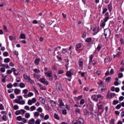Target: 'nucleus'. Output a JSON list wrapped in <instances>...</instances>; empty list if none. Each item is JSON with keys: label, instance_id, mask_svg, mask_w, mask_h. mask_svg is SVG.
<instances>
[{"label": "nucleus", "instance_id": "nucleus-1", "mask_svg": "<svg viewBox=\"0 0 124 124\" xmlns=\"http://www.w3.org/2000/svg\"><path fill=\"white\" fill-rule=\"evenodd\" d=\"M104 33L107 42H109V41L111 40V38H110L111 31L109 29H106L105 30Z\"/></svg>", "mask_w": 124, "mask_h": 124}, {"label": "nucleus", "instance_id": "nucleus-2", "mask_svg": "<svg viewBox=\"0 0 124 124\" xmlns=\"http://www.w3.org/2000/svg\"><path fill=\"white\" fill-rule=\"evenodd\" d=\"M23 78L24 80H26L27 83H30L31 85H33L35 84L34 80L31 79V77L30 75H28L26 74L23 75Z\"/></svg>", "mask_w": 124, "mask_h": 124}, {"label": "nucleus", "instance_id": "nucleus-3", "mask_svg": "<svg viewBox=\"0 0 124 124\" xmlns=\"http://www.w3.org/2000/svg\"><path fill=\"white\" fill-rule=\"evenodd\" d=\"M106 89V85L102 84V82H100L99 84V87L97 90L98 93H103Z\"/></svg>", "mask_w": 124, "mask_h": 124}, {"label": "nucleus", "instance_id": "nucleus-4", "mask_svg": "<svg viewBox=\"0 0 124 124\" xmlns=\"http://www.w3.org/2000/svg\"><path fill=\"white\" fill-rule=\"evenodd\" d=\"M91 31L93 32V34L94 35H95L99 32V27L95 25H93V26L91 28Z\"/></svg>", "mask_w": 124, "mask_h": 124}, {"label": "nucleus", "instance_id": "nucleus-5", "mask_svg": "<svg viewBox=\"0 0 124 124\" xmlns=\"http://www.w3.org/2000/svg\"><path fill=\"white\" fill-rule=\"evenodd\" d=\"M11 70H12L13 72H14V75L15 76H18L20 75V70L18 69H15V68H12Z\"/></svg>", "mask_w": 124, "mask_h": 124}, {"label": "nucleus", "instance_id": "nucleus-6", "mask_svg": "<svg viewBox=\"0 0 124 124\" xmlns=\"http://www.w3.org/2000/svg\"><path fill=\"white\" fill-rule=\"evenodd\" d=\"M39 81L41 83H42V84H44V85H46V86H48L49 85V82L45 79V78H41L39 79Z\"/></svg>", "mask_w": 124, "mask_h": 124}, {"label": "nucleus", "instance_id": "nucleus-7", "mask_svg": "<svg viewBox=\"0 0 124 124\" xmlns=\"http://www.w3.org/2000/svg\"><path fill=\"white\" fill-rule=\"evenodd\" d=\"M82 47V45L80 43H78L76 45V50L78 53H80L82 49H80Z\"/></svg>", "mask_w": 124, "mask_h": 124}, {"label": "nucleus", "instance_id": "nucleus-8", "mask_svg": "<svg viewBox=\"0 0 124 124\" xmlns=\"http://www.w3.org/2000/svg\"><path fill=\"white\" fill-rule=\"evenodd\" d=\"M37 100H36V98L35 97L31 99V100L30 99L28 101V105H32L33 103H35Z\"/></svg>", "mask_w": 124, "mask_h": 124}, {"label": "nucleus", "instance_id": "nucleus-9", "mask_svg": "<svg viewBox=\"0 0 124 124\" xmlns=\"http://www.w3.org/2000/svg\"><path fill=\"white\" fill-rule=\"evenodd\" d=\"M53 73V72L52 71L49 70L48 72H45V75L46 77H49L51 78L53 76L52 74Z\"/></svg>", "mask_w": 124, "mask_h": 124}, {"label": "nucleus", "instance_id": "nucleus-10", "mask_svg": "<svg viewBox=\"0 0 124 124\" xmlns=\"http://www.w3.org/2000/svg\"><path fill=\"white\" fill-rule=\"evenodd\" d=\"M33 96V93L32 92H29L27 94H24L23 96L25 98H29V97H31Z\"/></svg>", "mask_w": 124, "mask_h": 124}, {"label": "nucleus", "instance_id": "nucleus-11", "mask_svg": "<svg viewBox=\"0 0 124 124\" xmlns=\"http://www.w3.org/2000/svg\"><path fill=\"white\" fill-rule=\"evenodd\" d=\"M15 102H16V103H17L18 104H21V105H24V104L26 103L25 100H22L21 101H19L17 100V99L15 100Z\"/></svg>", "mask_w": 124, "mask_h": 124}, {"label": "nucleus", "instance_id": "nucleus-12", "mask_svg": "<svg viewBox=\"0 0 124 124\" xmlns=\"http://www.w3.org/2000/svg\"><path fill=\"white\" fill-rule=\"evenodd\" d=\"M93 55L91 54L90 56L89 57V63L88 66L89 69H91L92 68V67H90V65L91 64V62H93Z\"/></svg>", "mask_w": 124, "mask_h": 124}, {"label": "nucleus", "instance_id": "nucleus-13", "mask_svg": "<svg viewBox=\"0 0 124 124\" xmlns=\"http://www.w3.org/2000/svg\"><path fill=\"white\" fill-rule=\"evenodd\" d=\"M87 108L91 112H93V105L88 104L87 105Z\"/></svg>", "mask_w": 124, "mask_h": 124}, {"label": "nucleus", "instance_id": "nucleus-14", "mask_svg": "<svg viewBox=\"0 0 124 124\" xmlns=\"http://www.w3.org/2000/svg\"><path fill=\"white\" fill-rule=\"evenodd\" d=\"M78 64L79 66V68H81V70H83V67L84 66V62H83V61H79L78 62Z\"/></svg>", "mask_w": 124, "mask_h": 124}, {"label": "nucleus", "instance_id": "nucleus-15", "mask_svg": "<svg viewBox=\"0 0 124 124\" xmlns=\"http://www.w3.org/2000/svg\"><path fill=\"white\" fill-rule=\"evenodd\" d=\"M116 95V93H110L109 94H107V98L109 99H110V98H113Z\"/></svg>", "mask_w": 124, "mask_h": 124}, {"label": "nucleus", "instance_id": "nucleus-16", "mask_svg": "<svg viewBox=\"0 0 124 124\" xmlns=\"http://www.w3.org/2000/svg\"><path fill=\"white\" fill-rule=\"evenodd\" d=\"M50 106L52 108H55L56 107V103L53 100H51L50 101Z\"/></svg>", "mask_w": 124, "mask_h": 124}, {"label": "nucleus", "instance_id": "nucleus-17", "mask_svg": "<svg viewBox=\"0 0 124 124\" xmlns=\"http://www.w3.org/2000/svg\"><path fill=\"white\" fill-rule=\"evenodd\" d=\"M74 98L75 101H79V100H81V99L83 98V95H81L78 97L75 96Z\"/></svg>", "mask_w": 124, "mask_h": 124}, {"label": "nucleus", "instance_id": "nucleus-18", "mask_svg": "<svg viewBox=\"0 0 124 124\" xmlns=\"http://www.w3.org/2000/svg\"><path fill=\"white\" fill-rule=\"evenodd\" d=\"M56 85L57 90H58V91H61L62 85H61V83L57 82Z\"/></svg>", "mask_w": 124, "mask_h": 124}, {"label": "nucleus", "instance_id": "nucleus-19", "mask_svg": "<svg viewBox=\"0 0 124 124\" xmlns=\"http://www.w3.org/2000/svg\"><path fill=\"white\" fill-rule=\"evenodd\" d=\"M92 99H93L94 101H96V102L98 101V99L97 98V95L95 94H93L92 96Z\"/></svg>", "mask_w": 124, "mask_h": 124}, {"label": "nucleus", "instance_id": "nucleus-20", "mask_svg": "<svg viewBox=\"0 0 124 124\" xmlns=\"http://www.w3.org/2000/svg\"><path fill=\"white\" fill-rule=\"evenodd\" d=\"M40 115V113H39L37 111L33 112V116H34L35 119H37L38 118V117H39Z\"/></svg>", "mask_w": 124, "mask_h": 124}, {"label": "nucleus", "instance_id": "nucleus-21", "mask_svg": "<svg viewBox=\"0 0 124 124\" xmlns=\"http://www.w3.org/2000/svg\"><path fill=\"white\" fill-rule=\"evenodd\" d=\"M1 66H2L3 67H6V68H7V69H9V68H10V67H9V65H8V64H0V67H1Z\"/></svg>", "mask_w": 124, "mask_h": 124}, {"label": "nucleus", "instance_id": "nucleus-22", "mask_svg": "<svg viewBox=\"0 0 124 124\" xmlns=\"http://www.w3.org/2000/svg\"><path fill=\"white\" fill-rule=\"evenodd\" d=\"M85 122L84 121V119L83 118H79L78 120V124H84Z\"/></svg>", "mask_w": 124, "mask_h": 124}, {"label": "nucleus", "instance_id": "nucleus-23", "mask_svg": "<svg viewBox=\"0 0 124 124\" xmlns=\"http://www.w3.org/2000/svg\"><path fill=\"white\" fill-rule=\"evenodd\" d=\"M59 106H64V103L62 102V99H59Z\"/></svg>", "mask_w": 124, "mask_h": 124}, {"label": "nucleus", "instance_id": "nucleus-24", "mask_svg": "<svg viewBox=\"0 0 124 124\" xmlns=\"http://www.w3.org/2000/svg\"><path fill=\"white\" fill-rule=\"evenodd\" d=\"M39 62H40V58H37L34 61V63L36 65L39 64Z\"/></svg>", "mask_w": 124, "mask_h": 124}, {"label": "nucleus", "instance_id": "nucleus-25", "mask_svg": "<svg viewBox=\"0 0 124 124\" xmlns=\"http://www.w3.org/2000/svg\"><path fill=\"white\" fill-rule=\"evenodd\" d=\"M35 123V120H34V118L31 119L29 121V124H34Z\"/></svg>", "mask_w": 124, "mask_h": 124}, {"label": "nucleus", "instance_id": "nucleus-26", "mask_svg": "<svg viewBox=\"0 0 124 124\" xmlns=\"http://www.w3.org/2000/svg\"><path fill=\"white\" fill-rule=\"evenodd\" d=\"M19 86L21 89H23L26 87V84H25V83H24L23 82H21L19 84Z\"/></svg>", "mask_w": 124, "mask_h": 124}, {"label": "nucleus", "instance_id": "nucleus-27", "mask_svg": "<svg viewBox=\"0 0 124 124\" xmlns=\"http://www.w3.org/2000/svg\"><path fill=\"white\" fill-rule=\"evenodd\" d=\"M97 108L98 110H101L102 107L103 106V105L98 103L97 104Z\"/></svg>", "mask_w": 124, "mask_h": 124}, {"label": "nucleus", "instance_id": "nucleus-28", "mask_svg": "<svg viewBox=\"0 0 124 124\" xmlns=\"http://www.w3.org/2000/svg\"><path fill=\"white\" fill-rule=\"evenodd\" d=\"M39 100L43 104H45V99L43 97H40Z\"/></svg>", "mask_w": 124, "mask_h": 124}, {"label": "nucleus", "instance_id": "nucleus-29", "mask_svg": "<svg viewBox=\"0 0 124 124\" xmlns=\"http://www.w3.org/2000/svg\"><path fill=\"white\" fill-rule=\"evenodd\" d=\"M33 71L34 72V73H35L36 74H39V73H40V71L38 69H34L33 70Z\"/></svg>", "mask_w": 124, "mask_h": 124}, {"label": "nucleus", "instance_id": "nucleus-30", "mask_svg": "<svg viewBox=\"0 0 124 124\" xmlns=\"http://www.w3.org/2000/svg\"><path fill=\"white\" fill-rule=\"evenodd\" d=\"M35 109H36V107H35V106H32L30 107V111H34Z\"/></svg>", "mask_w": 124, "mask_h": 124}, {"label": "nucleus", "instance_id": "nucleus-31", "mask_svg": "<svg viewBox=\"0 0 124 124\" xmlns=\"http://www.w3.org/2000/svg\"><path fill=\"white\" fill-rule=\"evenodd\" d=\"M102 46L101 45L99 44L96 48V50L97 51V52H99V50L101 49Z\"/></svg>", "mask_w": 124, "mask_h": 124}, {"label": "nucleus", "instance_id": "nucleus-32", "mask_svg": "<svg viewBox=\"0 0 124 124\" xmlns=\"http://www.w3.org/2000/svg\"><path fill=\"white\" fill-rule=\"evenodd\" d=\"M108 11H109V12H111V11H112V4H109L108 5Z\"/></svg>", "mask_w": 124, "mask_h": 124}, {"label": "nucleus", "instance_id": "nucleus-33", "mask_svg": "<svg viewBox=\"0 0 124 124\" xmlns=\"http://www.w3.org/2000/svg\"><path fill=\"white\" fill-rule=\"evenodd\" d=\"M46 108L47 111H52V108L49 106V105H46Z\"/></svg>", "mask_w": 124, "mask_h": 124}, {"label": "nucleus", "instance_id": "nucleus-34", "mask_svg": "<svg viewBox=\"0 0 124 124\" xmlns=\"http://www.w3.org/2000/svg\"><path fill=\"white\" fill-rule=\"evenodd\" d=\"M15 93L16 94H19L20 93V90L17 88L15 89Z\"/></svg>", "mask_w": 124, "mask_h": 124}, {"label": "nucleus", "instance_id": "nucleus-35", "mask_svg": "<svg viewBox=\"0 0 124 124\" xmlns=\"http://www.w3.org/2000/svg\"><path fill=\"white\" fill-rule=\"evenodd\" d=\"M54 117L56 120H60V117H59V115L57 113H54Z\"/></svg>", "mask_w": 124, "mask_h": 124}, {"label": "nucleus", "instance_id": "nucleus-36", "mask_svg": "<svg viewBox=\"0 0 124 124\" xmlns=\"http://www.w3.org/2000/svg\"><path fill=\"white\" fill-rule=\"evenodd\" d=\"M81 110H80V108H77L75 109V113L77 114V115H78V114H80Z\"/></svg>", "mask_w": 124, "mask_h": 124}, {"label": "nucleus", "instance_id": "nucleus-37", "mask_svg": "<svg viewBox=\"0 0 124 124\" xmlns=\"http://www.w3.org/2000/svg\"><path fill=\"white\" fill-rule=\"evenodd\" d=\"M20 38L21 39H26V35L24 34H21L20 35Z\"/></svg>", "mask_w": 124, "mask_h": 124}, {"label": "nucleus", "instance_id": "nucleus-38", "mask_svg": "<svg viewBox=\"0 0 124 124\" xmlns=\"http://www.w3.org/2000/svg\"><path fill=\"white\" fill-rule=\"evenodd\" d=\"M106 22L103 21L100 23L101 28H104L105 27V25H106Z\"/></svg>", "mask_w": 124, "mask_h": 124}, {"label": "nucleus", "instance_id": "nucleus-39", "mask_svg": "<svg viewBox=\"0 0 124 124\" xmlns=\"http://www.w3.org/2000/svg\"><path fill=\"white\" fill-rule=\"evenodd\" d=\"M67 48H62V54H66L67 53Z\"/></svg>", "mask_w": 124, "mask_h": 124}, {"label": "nucleus", "instance_id": "nucleus-40", "mask_svg": "<svg viewBox=\"0 0 124 124\" xmlns=\"http://www.w3.org/2000/svg\"><path fill=\"white\" fill-rule=\"evenodd\" d=\"M25 117L26 119H29L31 117V114L30 113H25Z\"/></svg>", "mask_w": 124, "mask_h": 124}, {"label": "nucleus", "instance_id": "nucleus-41", "mask_svg": "<svg viewBox=\"0 0 124 124\" xmlns=\"http://www.w3.org/2000/svg\"><path fill=\"white\" fill-rule=\"evenodd\" d=\"M97 97L98 98H98H101V99H103L104 98V97L100 94H97Z\"/></svg>", "mask_w": 124, "mask_h": 124}, {"label": "nucleus", "instance_id": "nucleus-42", "mask_svg": "<svg viewBox=\"0 0 124 124\" xmlns=\"http://www.w3.org/2000/svg\"><path fill=\"white\" fill-rule=\"evenodd\" d=\"M37 112H38L39 113H42V111H43V109L41 107H39L38 108H37Z\"/></svg>", "mask_w": 124, "mask_h": 124}, {"label": "nucleus", "instance_id": "nucleus-43", "mask_svg": "<svg viewBox=\"0 0 124 124\" xmlns=\"http://www.w3.org/2000/svg\"><path fill=\"white\" fill-rule=\"evenodd\" d=\"M66 75V76H67V77H71V76H72V74H71V72L69 71L67 72Z\"/></svg>", "mask_w": 124, "mask_h": 124}, {"label": "nucleus", "instance_id": "nucleus-44", "mask_svg": "<svg viewBox=\"0 0 124 124\" xmlns=\"http://www.w3.org/2000/svg\"><path fill=\"white\" fill-rule=\"evenodd\" d=\"M83 114L84 115H88L89 114V111H88V109L86 108L83 109Z\"/></svg>", "mask_w": 124, "mask_h": 124}, {"label": "nucleus", "instance_id": "nucleus-45", "mask_svg": "<svg viewBox=\"0 0 124 124\" xmlns=\"http://www.w3.org/2000/svg\"><path fill=\"white\" fill-rule=\"evenodd\" d=\"M40 123H41V120L38 119L35 121V124H40Z\"/></svg>", "mask_w": 124, "mask_h": 124}, {"label": "nucleus", "instance_id": "nucleus-46", "mask_svg": "<svg viewBox=\"0 0 124 124\" xmlns=\"http://www.w3.org/2000/svg\"><path fill=\"white\" fill-rule=\"evenodd\" d=\"M10 62V58H5L4 60V62H5L6 63H7Z\"/></svg>", "mask_w": 124, "mask_h": 124}, {"label": "nucleus", "instance_id": "nucleus-47", "mask_svg": "<svg viewBox=\"0 0 124 124\" xmlns=\"http://www.w3.org/2000/svg\"><path fill=\"white\" fill-rule=\"evenodd\" d=\"M85 103V99H81L79 102V104L80 105H83Z\"/></svg>", "mask_w": 124, "mask_h": 124}, {"label": "nucleus", "instance_id": "nucleus-48", "mask_svg": "<svg viewBox=\"0 0 124 124\" xmlns=\"http://www.w3.org/2000/svg\"><path fill=\"white\" fill-rule=\"evenodd\" d=\"M119 103V100H114L113 101V105H117Z\"/></svg>", "mask_w": 124, "mask_h": 124}, {"label": "nucleus", "instance_id": "nucleus-49", "mask_svg": "<svg viewBox=\"0 0 124 124\" xmlns=\"http://www.w3.org/2000/svg\"><path fill=\"white\" fill-rule=\"evenodd\" d=\"M105 62H110V57H107L105 59Z\"/></svg>", "mask_w": 124, "mask_h": 124}, {"label": "nucleus", "instance_id": "nucleus-50", "mask_svg": "<svg viewBox=\"0 0 124 124\" xmlns=\"http://www.w3.org/2000/svg\"><path fill=\"white\" fill-rule=\"evenodd\" d=\"M22 92L24 94H27L29 92V90L27 89H25L22 91Z\"/></svg>", "mask_w": 124, "mask_h": 124}, {"label": "nucleus", "instance_id": "nucleus-51", "mask_svg": "<svg viewBox=\"0 0 124 124\" xmlns=\"http://www.w3.org/2000/svg\"><path fill=\"white\" fill-rule=\"evenodd\" d=\"M20 111V115H24V114H25L26 110H24V109H20L19 110Z\"/></svg>", "mask_w": 124, "mask_h": 124}, {"label": "nucleus", "instance_id": "nucleus-52", "mask_svg": "<svg viewBox=\"0 0 124 124\" xmlns=\"http://www.w3.org/2000/svg\"><path fill=\"white\" fill-rule=\"evenodd\" d=\"M17 121H21L23 120V118H22V116H19L16 117Z\"/></svg>", "mask_w": 124, "mask_h": 124}, {"label": "nucleus", "instance_id": "nucleus-53", "mask_svg": "<svg viewBox=\"0 0 124 124\" xmlns=\"http://www.w3.org/2000/svg\"><path fill=\"white\" fill-rule=\"evenodd\" d=\"M121 107H122V106H121V104H120L117 105L116 106L115 108H116V109H117V110H119V109H121Z\"/></svg>", "mask_w": 124, "mask_h": 124}, {"label": "nucleus", "instance_id": "nucleus-54", "mask_svg": "<svg viewBox=\"0 0 124 124\" xmlns=\"http://www.w3.org/2000/svg\"><path fill=\"white\" fill-rule=\"evenodd\" d=\"M110 124H115V119H111L110 121Z\"/></svg>", "mask_w": 124, "mask_h": 124}, {"label": "nucleus", "instance_id": "nucleus-55", "mask_svg": "<svg viewBox=\"0 0 124 124\" xmlns=\"http://www.w3.org/2000/svg\"><path fill=\"white\" fill-rule=\"evenodd\" d=\"M12 72H13L12 70H8L6 71L7 74H11L12 73Z\"/></svg>", "mask_w": 124, "mask_h": 124}, {"label": "nucleus", "instance_id": "nucleus-56", "mask_svg": "<svg viewBox=\"0 0 124 124\" xmlns=\"http://www.w3.org/2000/svg\"><path fill=\"white\" fill-rule=\"evenodd\" d=\"M13 108L14 110H18V109H19V106H18L17 105H16L13 107Z\"/></svg>", "mask_w": 124, "mask_h": 124}, {"label": "nucleus", "instance_id": "nucleus-57", "mask_svg": "<svg viewBox=\"0 0 124 124\" xmlns=\"http://www.w3.org/2000/svg\"><path fill=\"white\" fill-rule=\"evenodd\" d=\"M0 71H1V72H2V73L5 72V68L4 67L0 68Z\"/></svg>", "mask_w": 124, "mask_h": 124}, {"label": "nucleus", "instance_id": "nucleus-58", "mask_svg": "<svg viewBox=\"0 0 124 124\" xmlns=\"http://www.w3.org/2000/svg\"><path fill=\"white\" fill-rule=\"evenodd\" d=\"M44 120H48V119H49V115L48 114H46L45 116H44Z\"/></svg>", "mask_w": 124, "mask_h": 124}, {"label": "nucleus", "instance_id": "nucleus-59", "mask_svg": "<svg viewBox=\"0 0 124 124\" xmlns=\"http://www.w3.org/2000/svg\"><path fill=\"white\" fill-rule=\"evenodd\" d=\"M12 87H13V85L11 84L7 85V88L8 89H11V88H12Z\"/></svg>", "mask_w": 124, "mask_h": 124}, {"label": "nucleus", "instance_id": "nucleus-60", "mask_svg": "<svg viewBox=\"0 0 124 124\" xmlns=\"http://www.w3.org/2000/svg\"><path fill=\"white\" fill-rule=\"evenodd\" d=\"M3 56H4V57H7V56H8V52L7 51H5L3 53Z\"/></svg>", "mask_w": 124, "mask_h": 124}, {"label": "nucleus", "instance_id": "nucleus-61", "mask_svg": "<svg viewBox=\"0 0 124 124\" xmlns=\"http://www.w3.org/2000/svg\"><path fill=\"white\" fill-rule=\"evenodd\" d=\"M108 20H109V17L105 16V17L104 18V22L106 23Z\"/></svg>", "mask_w": 124, "mask_h": 124}, {"label": "nucleus", "instance_id": "nucleus-62", "mask_svg": "<svg viewBox=\"0 0 124 124\" xmlns=\"http://www.w3.org/2000/svg\"><path fill=\"white\" fill-rule=\"evenodd\" d=\"M119 101H123V100H124V97L123 96H121L120 97H119Z\"/></svg>", "mask_w": 124, "mask_h": 124}, {"label": "nucleus", "instance_id": "nucleus-63", "mask_svg": "<svg viewBox=\"0 0 124 124\" xmlns=\"http://www.w3.org/2000/svg\"><path fill=\"white\" fill-rule=\"evenodd\" d=\"M58 73V74H62V73H63V70H59Z\"/></svg>", "mask_w": 124, "mask_h": 124}, {"label": "nucleus", "instance_id": "nucleus-64", "mask_svg": "<svg viewBox=\"0 0 124 124\" xmlns=\"http://www.w3.org/2000/svg\"><path fill=\"white\" fill-rule=\"evenodd\" d=\"M72 124H78V121L74 120L72 123Z\"/></svg>", "mask_w": 124, "mask_h": 124}]
</instances>
